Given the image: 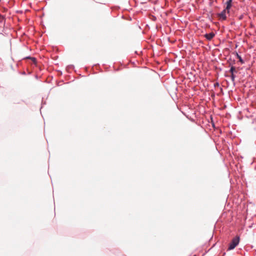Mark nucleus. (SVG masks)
Returning <instances> with one entry per match:
<instances>
[{
    "label": "nucleus",
    "instance_id": "f257e3e1",
    "mask_svg": "<svg viewBox=\"0 0 256 256\" xmlns=\"http://www.w3.org/2000/svg\"><path fill=\"white\" fill-rule=\"evenodd\" d=\"M234 0H228L226 2V6L222 12L218 14V16L219 19L221 20H224L226 19V13L229 12V10L231 6L234 4Z\"/></svg>",
    "mask_w": 256,
    "mask_h": 256
},
{
    "label": "nucleus",
    "instance_id": "39448f33",
    "mask_svg": "<svg viewBox=\"0 0 256 256\" xmlns=\"http://www.w3.org/2000/svg\"><path fill=\"white\" fill-rule=\"evenodd\" d=\"M26 58L31 59L34 64L36 63V59L34 57L27 56L26 57Z\"/></svg>",
    "mask_w": 256,
    "mask_h": 256
},
{
    "label": "nucleus",
    "instance_id": "7ed1b4c3",
    "mask_svg": "<svg viewBox=\"0 0 256 256\" xmlns=\"http://www.w3.org/2000/svg\"><path fill=\"white\" fill-rule=\"evenodd\" d=\"M238 70H239L238 68H236L234 66H232L230 68V71L231 73V79L233 82L234 85H235V84H236V82L234 81L235 78H236L238 76L237 74H240L238 72Z\"/></svg>",
    "mask_w": 256,
    "mask_h": 256
},
{
    "label": "nucleus",
    "instance_id": "20e7f679",
    "mask_svg": "<svg viewBox=\"0 0 256 256\" xmlns=\"http://www.w3.org/2000/svg\"><path fill=\"white\" fill-rule=\"evenodd\" d=\"M214 36V34L212 32L208 33V34H204V37L208 40H211Z\"/></svg>",
    "mask_w": 256,
    "mask_h": 256
},
{
    "label": "nucleus",
    "instance_id": "0eeeda50",
    "mask_svg": "<svg viewBox=\"0 0 256 256\" xmlns=\"http://www.w3.org/2000/svg\"><path fill=\"white\" fill-rule=\"evenodd\" d=\"M236 56L238 57V58L239 61H240V55L238 54V52H236Z\"/></svg>",
    "mask_w": 256,
    "mask_h": 256
},
{
    "label": "nucleus",
    "instance_id": "9d476101",
    "mask_svg": "<svg viewBox=\"0 0 256 256\" xmlns=\"http://www.w3.org/2000/svg\"><path fill=\"white\" fill-rule=\"evenodd\" d=\"M238 46V44H236V48H237Z\"/></svg>",
    "mask_w": 256,
    "mask_h": 256
},
{
    "label": "nucleus",
    "instance_id": "6e6552de",
    "mask_svg": "<svg viewBox=\"0 0 256 256\" xmlns=\"http://www.w3.org/2000/svg\"><path fill=\"white\" fill-rule=\"evenodd\" d=\"M237 100H238V101H239V100H240V97H239V96H238V98H237Z\"/></svg>",
    "mask_w": 256,
    "mask_h": 256
},
{
    "label": "nucleus",
    "instance_id": "423d86ee",
    "mask_svg": "<svg viewBox=\"0 0 256 256\" xmlns=\"http://www.w3.org/2000/svg\"><path fill=\"white\" fill-rule=\"evenodd\" d=\"M219 86H220V84H219L218 82H216L214 84V88L218 87Z\"/></svg>",
    "mask_w": 256,
    "mask_h": 256
},
{
    "label": "nucleus",
    "instance_id": "f03ea898",
    "mask_svg": "<svg viewBox=\"0 0 256 256\" xmlns=\"http://www.w3.org/2000/svg\"><path fill=\"white\" fill-rule=\"evenodd\" d=\"M240 240V236H237L234 238L231 241V242L230 243L227 250H234L236 247V246L238 244Z\"/></svg>",
    "mask_w": 256,
    "mask_h": 256
},
{
    "label": "nucleus",
    "instance_id": "1a4fd4ad",
    "mask_svg": "<svg viewBox=\"0 0 256 256\" xmlns=\"http://www.w3.org/2000/svg\"><path fill=\"white\" fill-rule=\"evenodd\" d=\"M240 62H241V64L243 63V60L242 58H241Z\"/></svg>",
    "mask_w": 256,
    "mask_h": 256
}]
</instances>
